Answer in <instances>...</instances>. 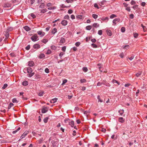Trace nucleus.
<instances>
[{
    "label": "nucleus",
    "instance_id": "64",
    "mask_svg": "<svg viewBox=\"0 0 147 147\" xmlns=\"http://www.w3.org/2000/svg\"><path fill=\"white\" fill-rule=\"evenodd\" d=\"M130 18L131 19H133L134 17V15L133 14H131L129 15Z\"/></svg>",
    "mask_w": 147,
    "mask_h": 147
},
{
    "label": "nucleus",
    "instance_id": "19",
    "mask_svg": "<svg viewBox=\"0 0 147 147\" xmlns=\"http://www.w3.org/2000/svg\"><path fill=\"white\" fill-rule=\"evenodd\" d=\"M45 56V55L43 53L41 54L39 56V57L40 59H42L44 58Z\"/></svg>",
    "mask_w": 147,
    "mask_h": 147
},
{
    "label": "nucleus",
    "instance_id": "7",
    "mask_svg": "<svg viewBox=\"0 0 147 147\" xmlns=\"http://www.w3.org/2000/svg\"><path fill=\"white\" fill-rule=\"evenodd\" d=\"M120 19L119 18H116L114 19L113 21V23L115 25L116 24L117 22H119L120 21Z\"/></svg>",
    "mask_w": 147,
    "mask_h": 147
},
{
    "label": "nucleus",
    "instance_id": "18",
    "mask_svg": "<svg viewBox=\"0 0 147 147\" xmlns=\"http://www.w3.org/2000/svg\"><path fill=\"white\" fill-rule=\"evenodd\" d=\"M106 32L107 34L109 36H111L112 35L111 32L110 30H107Z\"/></svg>",
    "mask_w": 147,
    "mask_h": 147
},
{
    "label": "nucleus",
    "instance_id": "56",
    "mask_svg": "<svg viewBox=\"0 0 147 147\" xmlns=\"http://www.w3.org/2000/svg\"><path fill=\"white\" fill-rule=\"evenodd\" d=\"M69 16L68 15H66L64 17V18L66 19H69Z\"/></svg>",
    "mask_w": 147,
    "mask_h": 147
},
{
    "label": "nucleus",
    "instance_id": "13",
    "mask_svg": "<svg viewBox=\"0 0 147 147\" xmlns=\"http://www.w3.org/2000/svg\"><path fill=\"white\" fill-rule=\"evenodd\" d=\"M28 65L30 67H32L34 65V63L32 61H30L28 63Z\"/></svg>",
    "mask_w": 147,
    "mask_h": 147
},
{
    "label": "nucleus",
    "instance_id": "61",
    "mask_svg": "<svg viewBox=\"0 0 147 147\" xmlns=\"http://www.w3.org/2000/svg\"><path fill=\"white\" fill-rule=\"evenodd\" d=\"M30 45H28V46H27L26 47V49L27 50H29L30 49Z\"/></svg>",
    "mask_w": 147,
    "mask_h": 147
},
{
    "label": "nucleus",
    "instance_id": "28",
    "mask_svg": "<svg viewBox=\"0 0 147 147\" xmlns=\"http://www.w3.org/2000/svg\"><path fill=\"white\" fill-rule=\"evenodd\" d=\"M86 28L87 30H90L92 28V26H87Z\"/></svg>",
    "mask_w": 147,
    "mask_h": 147
},
{
    "label": "nucleus",
    "instance_id": "48",
    "mask_svg": "<svg viewBox=\"0 0 147 147\" xmlns=\"http://www.w3.org/2000/svg\"><path fill=\"white\" fill-rule=\"evenodd\" d=\"M45 71L47 73L49 72V70L48 68H46L45 69Z\"/></svg>",
    "mask_w": 147,
    "mask_h": 147
},
{
    "label": "nucleus",
    "instance_id": "2",
    "mask_svg": "<svg viewBox=\"0 0 147 147\" xmlns=\"http://www.w3.org/2000/svg\"><path fill=\"white\" fill-rule=\"evenodd\" d=\"M31 39L34 42L36 41L39 39L38 36L36 34H35L32 36L31 37Z\"/></svg>",
    "mask_w": 147,
    "mask_h": 147
},
{
    "label": "nucleus",
    "instance_id": "4",
    "mask_svg": "<svg viewBox=\"0 0 147 147\" xmlns=\"http://www.w3.org/2000/svg\"><path fill=\"white\" fill-rule=\"evenodd\" d=\"M29 133V132L28 131L26 130V131L22 135V136H21L20 137V138L21 139H22L23 138H24Z\"/></svg>",
    "mask_w": 147,
    "mask_h": 147
},
{
    "label": "nucleus",
    "instance_id": "43",
    "mask_svg": "<svg viewBox=\"0 0 147 147\" xmlns=\"http://www.w3.org/2000/svg\"><path fill=\"white\" fill-rule=\"evenodd\" d=\"M138 5H136L132 7V8L133 9L135 10L137 9L138 7Z\"/></svg>",
    "mask_w": 147,
    "mask_h": 147
},
{
    "label": "nucleus",
    "instance_id": "40",
    "mask_svg": "<svg viewBox=\"0 0 147 147\" xmlns=\"http://www.w3.org/2000/svg\"><path fill=\"white\" fill-rule=\"evenodd\" d=\"M98 34L99 35H101L102 34V30H99L98 32Z\"/></svg>",
    "mask_w": 147,
    "mask_h": 147
},
{
    "label": "nucleus",
    "instance_id": "32",
    "mask_svg": "<svg viewBox=\"0 0 147 147\" xmlns=\"http://www.w3.org/2000/svg\"><path fill=\"white\" fill-rule=\"evenodd\" d=\"M112 82L113 83H117L118 85H119V82H118L117 81V80H112Z\"/></svg>",
    "mask_w": 147,
    "mask_h": 147
},
{
    "label": "nucleus",
    "instance_id": "53",
    "mask_svg": "<svg viewBox=\"0 0 147 147\" xmlns=\"http://www.w3.org/2000/svg\"><path fill=\"white\" fill-rule=\"evenodd\" d=\"M125 9H126V10L127 11H130V10H131L130 7H127Z\"/></svg>",
    "mask_w": 147,
    "mask_h": 147
},
{
    "label": "nucleus",
    "instance_id": "15",
    "mask_svg": "<svg viewBox=\"0 0 147 147\" xmlns=\"http://www.w3.org/2000/svg\"><path fill=\"white\" fill-rule=\"evenodd\" d=\"M65 42V40L63 38H61V40L60 42L61 43H63Z\"/></svg>",
    "mask_w": 147,
    "mask_h": 147
},
{
    "label": "nucleus",
    "instance_id": "25",
    "mask_svg": "<svg viewBox=\"0 0 147 147\" xmlns=\"http://www.w3.org/2000/svg\"><path fill=\"white\" fill-rule=\"evenodd\" d=\"M51 48L52 49L55 50L57 49V47L54 45H52L51 47Z\"/></svg>",
    "mask_w": 147,
    "mask_h": 147
},
{
    "label": "nucleus",
    "instance_id": "12",
    "mask_svg": "<svg viewBox=\"0 0 147 147\" xmlns=\"http://www.w3.org/2000/svg\"><path fill=\"white\" fill-rule=\"evenodd\" d=\"M33 47L34 49H38L40 47V46L39 44H36L34 45Z\"/></svg>",
    "mask_w": 147,
    "mask_h": 147
},
{
    "label": "nucleus",
    "instance_id": "47",
    "mask_svg": "<svg viewBox=\"0 0 147 147\" xmlns=\"http://www.w3.org/2000/svg\"><path fill=\"white\" fill-rule=\"evenodd\" d=\"M73 1V0H66V2L68 3H72Z\"/></svg>",
    "mask_w": 147,
    "mask_h": 147
},
{
    "label": "nucleus",
    "instance_id": "63",
    "mask_svg": "<svg viewBox=\"0 0 147 147\" xmlns=\"http://www.w3.org/2000/svg\"><path fill=\"white\" fill-rule=\"evenodd\" d=\"M135 3H135V1L134 0H132L131 1V4L132 5H133L134 4H135Z\"/></svg>",
    "mask_w": 147,
    "mask_h": 147
},
{
    "label": "nucleus",
    "instance_id": "5",
    "mask_svg": "<svg viewBox=\"0 0 147 147\" xmlns=\"http://www.w3.org/2000/svg\"><path fill=\"white\" fill-rule=\"evenodd\" d=\"M37 33L38 34L40 35V37L44 36L45 34V33L44 32L42 31H38L37 32Z\"/></svg>",
    "mask_w": 147,
    "mask_h": 147
},
{
    "label": "nucleus",
    "instance_id": "37",
    "mask_svg": "<svg viewBox=\"0 0 147 147\" xmlns=\"http://www.w3.org/2000/svg\"><path fill=\"white\" fill-rule=\"evenodd\" d=\"M120 115H122L124 113V110H120L119 111Z\"/></svg>",
    "mask_w": 147,
    "mask_h": 147
},
{
    "label": "nucleus",
    "instance_id": "54",
    "mask_svg": "<svg viewBox=\"0 0 147 147\" xmlns=\"http://www.w3.org/2000/svg\"><path fill=\"white\" fill-rule=\"evenodd\" d=\"M102 20H103V21H104V20H109V18H108L107 17H106L105 18H102Z\"/></svg>",
    "mask_w": 147,
    "mask_h": 147
},
{
    "label": "nucleus",
    "instance_id": "21",
    "mask_svg": "<svg viewBox=\"0 0 147 147\" xmlns=\"http://www.w3.org/2000/svg\"><path fill=\"white\" fill-rule=\"evenodd\" d=\"M26 1L29 2L30 5H32L34 3V1H33V0H26Z\"/></svg>",
    "mask_w": 147,
    "mask_h": 147
},
{
    "label": "nucleus",
    "instance_id": "9",
    "mask_svg": "<svg viewBox=\"0 0 147 147\" xmlns=\"http://www.w3.org/2000/svg\"><path fill=\"white\" fill-rule=\"evenodd\" d=\"M57 98H54L53 99L50 100V102L51 103H54L57 101Z\"/></svg>",
    "mask_w": 147,
    "mask_h": 147
},
{
    "label": "nucleus",
    "instance_id": "33",
    "mask_svg": "<svg viewBox=\"0 0 147 147\" xmlns=\"http://www.w3.org/2000/svg\"><path fill=\"white\" fill-rule=\"evenodd\" d=\"M88 69L86 67H84L83 68V70L84 72H86L88 71Z\"/></svg>",
    "mask_w": 147,
    "mask_h": 147
},
{
    "label": "nucleus",
    "instance_id": "50",
    "mask_svg": "<svg viewBox=\"0 0 147 147\" xmlns=\"http://www.w3.org/2000/svg\"><path fill=\"white\" fill-rule=\"evenodd\" d=\"M80 44V43L79 42H76L75 44V45L77 46L78 47L79 46Z\"/></svg>",
    "mask_w": 147,
    "mask_h": 147
},
{
    "label": "nucleus",
    "instance_id": "57",
    "mask_svg": "<svg viewBox=\"0 0 147 147\" xmlns=\"http://www.w3.org/2000/svg\"><path fill=\"white\" fill-rule=\"evenodd\" d=\"M66 49V47L65 46H64L61 49L63 51L65 52V51Z\"/></svg>",
    "mask_w": 147,
    "mask_h": 147
},
{
    "label": "nucleus",
    "instance_id": "62",
    "mask_svg": "<svg viewBox=\"0 0 147 147\" xmlns=\"http://www.w3.org/2000/svg\"><path fill=\"white\" fill-rule=\"evenodd\" d=\"M146 5V3L144 2H142L141 3V5L143 7H144Z\"/></svg>",
    "mask_w": 147,
    "mask_h": 147
},
{
    "label": "nucleus",
    "instance_id": "16",
    "mask_svg": "<svg viewBox=\"0 0 147 147\" xmlns=\"http://www.w3.org/2000/svg\"><path fill=\"white\" fill-rule=\"evenodd\" d=\"M28 84V82L27 81H24L22 82V84L24 86H26Z\"/></svg>",
    "mask_w": 147,
    "mask_h": 147
},
{
    "label": "nucleus",
    "instance_id": "60",
    "mask_svg": "<svg viewBox=\"0 0 147 147\" xmlns=\"http://www.w3.org/2000/svg\"><path fill=\"white\" fill-rule=\"evenodd\" d=\"M142 26L143 28V30H144V32H145L146 31V30H145V29L146 28V27L144 26L143 25H142Z\"/></svg>",
    "mask_w": 147,
    "mask_h": 147
},
{
    "label": "nucleus",
    "instance_id": "49",
    "mask_svg": "<svg viewBox=\"0 0 147 147\" xmlns=\"http://www.w3.org/2000/svg\"><path fill=\"white\" fill-rule=\"evenodd\" d=\"M101 130L102 132H103L104 133H105L106 131V129L104 128H102Z\"/></svg>",
    "mask_w": 147,
    "mask_h": 147
},
{
    "label": "nucleus",
    "instance_id": "59",
    "mask_svg": "<svg viewBox=\"0 0 147 147\" xmlns=\"http://www.w3.org/2000/svg\"><path fill=\"white\" fill-rule=\"evenodd\" d=\"M138 36V34L137 33H135L134 34V37L135 38H136Z\"/></svg>",
    "mask_w": 147,
    "mask_h": 147
},
{
    "label": "nucleus",
    "instance_id": "45",
    "mask_svg": "<svg viewBox=\"0 0 147 147\" xmlns=\"http://www.w3.org/2000/svg\"><path fill=\"white\" fill-rule=\"evenodd\" d=\"M7 86V84H5L2 87V88L3 89H5L6 88Z\"/></svg>",
    "mask_w": 147,
    "mask_h": 147
},
{
    "label": "nucleus",
    "instance_id": "51",
    "mask_svg": "<svg viewBox=\"0 0 147 147\" xmlns=\"http://www.w3.org/2000/svg\"><path fill=\"white\" fill-rule=\"evenodd\" d=\"M65 54L64 52H61L59 54V56L60 57H62Z\"/></svg>",
    "mask_w": 147,
    "mask_h": 147
},
{
    "label": "nucleus",
    "instance_id": "38",
    "mask_svg": "<svg viewBox=\"0 0 147 147\" xmlns=\"http://www.w3.org/2000/svg\"><path fill=\"white\" fill-rule=\"evenodd\" d=\"M47 7H51L52 6V3H49L47 4Z\"/></svg>",
    "mask_w": 147,
    "mask_h": 147
},
{
    "label": "nucleus",
    "instance_id": "17",
    "mask_svg": "<svg viewBox=\"0 0 147 147\" xmlns=\"http://www.w3.org/2000/svg\"><path fill=\"white\" fill-rule=\"evenodd\" d=\"M44 94L43 91H40L38 93V95L40 96H42Z\"/></svg>",
    "mask_w": 147,
    "mask_h": 147
},
{
    "label": "nucleus",
    "instance_id": "3",
    "mask_svg": "<svg viewBox=\"0 0 147 147\" xmlns=\"http://www.w3.org/2000/svg\"><path fill=\"white\" fill-rule=\"evenodd\" d=\"M49 108L48 107L44 106L41 109V112L42 113H45L48 110Z\"/></svg>",
    "mask_w": 147,
    "mask_h": 147
},
{
    "label": "nucleus",
    "instance_id": "22",
    "mask_svg": "<svg viewBox=\"0 0 147 147\" xmlns=\"http://www.w3.org/2000/svg\"><path fill=\"white\" fill-rule=\"evenodd\" d=\"M47 11V9L45 8L41 10V12L43 13H45Z\"/></svg>",
    "mask_w": 147,
    "mask_h": 147
},
{
    "label": "nucleus",
    "instance_id": "29",
    "mask_svg": "<svg viewBox=\"0 0 147 147\" xmlns=\"http://www.w3.org/2000/svg\"><path fill=\"white\" fill-rule=\"evenodd\" d=\"M48 40L47 39H43L42 40V42L43 43H46L47 42H48Z\"/></svg>",
    "mask_w": 147,
    "mask_h": 147
},
{
    "label": "nucleus",
    "instance_id": "20",
    "mask_svg": "<svg viewBox=\"0 0 147 147\" xmlns=\"http://www.w3.org/2000/svg\"><path fill=\"white\" fill-rule=\"evenodd\" d=\"M93 26L94 27H98L99 26V25L97 23H95L93 24Z\"/></svg>",
    "mask_w": 147,
    "mask_h": 147
},
{
    "label": "nucleus",
    "instance_id": "42",
    "mask_svg": "<svg viewBox=\"0 0 147 147\" xmlns=\"http://www.w3.org/2000/svg\"><path fill=\"white\" fill-rule=\"evenodd\" d=\"M94 48H96L97 47V45L94 44H92L91 45Z\"/></svg>",
    "mask_w": 147,
    "mask_h": 147
},
{
    "label": "nucleus",
    "instance_id": "46",
    "mask_svg": "<svg viewBox=\"0 0 147 147\" xmlns=\"http://www.w3.org/2000/svg\"><path fill=\"white\" fill-rule=\"evenodd\" d=\"M30 16L33 18H36V16L33 13H31L30 14Z\"/></svg>",
    "mask_w": 147,
    "mask_h": 147
},
{
    "label": "nucleus",
    "instance_id": "24",
    "mask_svg": "<svg viewBox=\"0 0 147 147\" xmlns=\"http://www.w3.org/2000/svg\"><path fill=\"white\" fill-rule=\"evenodd\" d=\"M45 4L44 3H42L40 5L39 7L43 8H44L45 6Z\"/></svg>",
    "mask_w": 147,
    "mask_h": 147
},
{
    "label": "nucleus",
    "instance_id": "44",
    "mask_svg": "<svg viewBox=\"0 0 147 147\" xmlns=\"http://www.w3.org/2000/svg\"><path fill=\"white\" fill-rule=\"evenodd\" d=\"M86 82V80L85 79H81L80 80V82L82 83H83L85 82Z\"/></svg>",
    "mask_w": 147,
    "mask_h": 147
},
{
    "label": "nucleus",
    "instance_id": "52",
    "mask_svg": "<svg viewBox=\"0 0 147 147\" xmlns=\"http://www.w3.org/2000/svg\"><path fill=\"white\" fill-rule=\"evenodd\" d=\"M35 76H36L35 78L36 79H38L40 77V76L39 75H36Z\"/></svg>",
    "mask_w": 147,
    "mask_h": 147
},
{
    "label": "nucleus",
    "instance_id": "30",
    "mask_svg": "<svg viewBox=\"0 0 147 147\" xmlns=\"http://www.w3.org/2000/svg\"><path fill=\"white\" fill-rule=\"evenodd\" d=\"M116 16H117L116 15L114 14H113L111 15L110 16V17L111 19H112L116 17Z\"/></svg>",
    "mask_w": 147,
    "mask_h": 147
},
{
    "label": "nucleus",
    "instance_id": "6",
    "mask_svg": "<svg viewBox=\"0 0 147 147\" xmlns=\"http://www.w3.org/2000/svg\"><path fill=\"white\" fill-rule=\"evenodd\" d=\"M82 112L86 117H87L90 113V112L89 111H84L83 110H82Z\"/></svg>",
    "mask_w": 147,
    "mask_h": 147
},
{
    "label": "nucleus",
    "instance_id": "23",
    "mask_svg": "<svg viewBox=\"0 0 147 147\" xmlns=\"http://www.w3.org/2000/svg\"><path fill=\"white\" fill-rule=\"evenodd\" d=\"M56 9V7H49L48 8V9L49 10H52V9Z\"/></svg>",
    "mask_w": 147,
    "mask_h": 147
},
{
    "label": "nucleus",
    "instance_id": "10",
    "mask_svg": "<svg viewBox=\"0 0 147 147\" xmlns=\"http://www.w3.org/2000/svg\"><path fill=\"white\" fill-rule=\"evenodd\" d=\"M24 28L26 30V31H30L31 29L30 28L28 27L27 26H26L24 27Z\"/></svg>",
    "mask_w": 147,
    "mask_h": 147
},
{
    "label": "nucleus",
    "instance_id": "11",
    "mask_svg": "<svg viewBox=\"0 0 147 147\" xmlns=\"http://www.w3.org/2000/svg\"><path fill=\"white\" fill-rule=\"evenodd\" d=\"M57 32V29L56 28H54L52 30L51 33L53 34H55Z\"/></svg>",
    "mask_w": 147,
    "mask_h": 147
},
{
    "label": "nucleus",
    "instance_id": "8",
    "mask_svg": "<svg viewBox=\"0 0 147 147\" xmlns=\"http://www.w3.org/2000/svg\"><path fill=\"white\" fill-rule=\"evenodd\" d=\"M69 125H70L71 127H74V128L76 129V126H75L74 127V121H72L71 122H70L69 123Z\"/></svg>",
    "mask_w": 147,
    "mask_h": 147
},
{
    "label": "nucleus",
    "instance_id": "41",
    "mask_svg": "<svg viewBox=\"0 0 147 147\" xmlns=\"http://www.w3.org/2000/svg\"><path fill=\"white\" fill-rule=\"evenodd\" d=\"M142 72H139L136 74V76L137 77H139L141 74Z\"/></svg>",
    "mask_w": 147,
    "mask_h": 147
},
{
    "label": "nucleus",
    "instance_id": "27",
    "mask_svg": "<svg viewBox=\"0 0 147 147\" xmlns=\"http://www.w3.org/2000/svg\"><path fill=\"white\" fill-rule=\"evenodd\" d=\"M77 18L79 19H82V15H78L76 16Z\"/></svg>",
    "mask_w": 147,
    "mask_h": 147
},
{
    "label": "nucleus",
    "instance_id": "58",
    "mask_svg": "<svg viewBox=\"0 0 147 147\" xmlns=\"http://www.w3.org/2000/svg\"><path fill=\"white\" fill-rule=\"evenodd\" d=\"M73 12V11L71 9H69L68 10V12L69 14Z\"/></svg>",
    "mask_w": 147,
    "mask_h": 147
},
{
    "label": "nucleus",
    "instance_id": "31",
    "mask_svg": "<svg viewBox=\"0 0 147 147\" xmlns=\"http://www.w3.org/2000/svg\"><path fill=\"white\" fill-rule=\"evenodd\" d=\"M121 31L122 32H124L125 31V28L124 27H122L121 28Z\"/></svg>",
    "mask_w": 147,
    "mask_h": 147
},
{
    "label": "nucleus",
    "instance_id": "26",
    "mask_svg": "<svg viewBox=\"0 0 147 147\" xmlns=\"http://www.w3.org/2000/svg\"><path fill=\"white\" fill-rule=\"evenodd\" d=\"M9 33L8 32H7L6 34L5 35V36L6 37V38L5 39V40L7 39V38L9 37Z\"/></svg>",
    "mask_w": 147,
    "mask_h": 147
},
{
    "label": "nucleus",
    "instance_id": "34",
    "mask_svg": "<svg viewBox=\"0 0 147 147\" xmlns=\"http://www.w3.org/2000/svg\"><path fill=\"white\" fill-rule=\"evenodd\" d=\"M92 16L93 18L94 19H96L97 18L98 16L96 14H93L92 15Z\"/></svg>",
    "mask_w": 147,
    "mask_h": 147
},
{
    "label": "nucleus",
    "instance_id": "14",
    "mask_svg": "<svg viewBox=\"0 0 147 147\" xmlns=\"http://www.w3.org/2000/svg\"><path fill=\"white\" fill-rule=\"evenodd\" d=\"M67 22L65 20H63L61 22V24L64 26H65L67 24Z\"/></svg>",
    "mask_w": 147,
    "mask_h": 147
},
{
    "label": "nucleus",
    "instance_id": "39",
    "mask_svg": "<svg viewBox=\"0 0 147 147\" xmlns=\"http://www.w3.org/2000/svg\"><path fill=\"white\" fill-rule=\"evenodd\" d=\"M13 104L12 103H10L8 107V109H10L11 107H13Z\"/></svg>",
    "mask_w": 147,
    "mask_h": 147
},
{
    "label": "nucleus",
    "instance_id": "35",
    "mask_svg": "<svg viewBox=\"0 0 147 147\" xmlns=\"http://www.w3.org/2000/svg\"><path fill=\"white\" fill-rule=\"evenodd\" d=\"M97 98L98 99V102L99 101V102H103V101L102 100L100 99V96L98 95V96H97Z\"/></svg>",
    "mask_w": 147,
    "mask_h": 147
},
{
    "label": "nucleus",
    "instance_id": "55",
    "mask_svg": "<svg viewBox=\"0 0 147 147\" xmlns=\"http://www.w3.org/2000/svg\"><path fill=\"white\" fill-rule=\"evenodd\" d=\"M119 56L121 57V58H123L124 56V54L123 53H120V54L119 55Z\"/></svg>",
    "mask_w": 147,
    "mask_h": 147
},
{
    "label": "nucleus",
    "instance_id": "36",
    "mask_svg": "<svg viewBox=\"0 0 147 147\" xmlns=\"http://www.w3.org/2000/svg\"><path fill=\"white\" fill-rule=\"evenodd\" d=\"M12 102L13 103H18V101L15 98L13 99Z\"/></svg>",
    "mask_w": 147,
    "mask_h": 147
},
{
    "label": "nucleus",
    "instance_id": "1",
    "mask_svg": "<svg viewBox=\"0 0 147 147\" xmlns=\"http://www.w3.org/2000/svg\"><path fill=\"white\" fill-rule=\"evenodd\" d=\"M27 70L28 73L29 74H28V77H31L34 75V73H32V69L30 67L27 68Z\"/></svg>",
    "mask_w": 147,
    "mask_h": 147
}]
</instances>
